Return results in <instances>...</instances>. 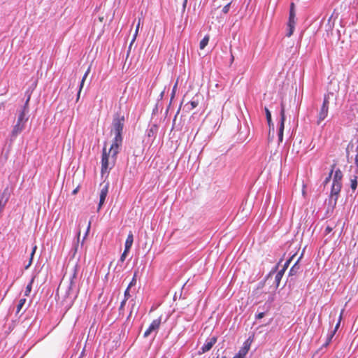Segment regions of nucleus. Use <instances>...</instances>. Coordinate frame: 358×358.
Here are the masks:
<instances>
[{
	"label": "nucleus",
	"mask_w": 358,
	"mask_h": 358,
	"mask_svg": "<svg viewBox=\"0 0 358 358\" xmlns=\"http://www.w3.org/2000/svg\"><path fill=\"white\" fill-rule=\"evenodd\" d=\"M125 121L124 115H121L120 112H116L113 115L110 133L114 134V136L123 137Z\"/></svg>",
	"instance_id": "obj_1"
},
{
	"label": "nucleus",
	"mask_w": 358,
	"mask_h": 358,
	"mask_svg": "<svg viewBox=\"0 0 358 358\" xmlns=\"http://www.w3.org/2000/svg\"><path fill=\"white\" fill-rule=\"evenodd\" d=\"M29 115L24 111L18 110L16 123L14 124L11 131V138H15L25 128L26 123Z\"/></svg>",
	"instance_id": "obj_2"
},
{
	"label": "nucleus",
	"mask_w": 358,
	"mask_h": 358,
	"mask_svg": "<svg viewBox=\"0 0 358 358\" xmlns=\"http://www.w3.org/2000/svg\"><path fill=\"white\" fill-rule=\"evenodd\" d=\"M110 154L107 152L106 147L103 148L102 150V157H101V174L103 177L105 174L108 175L110 171L114 166L116 159L114 158H111L109 159Z\"/></svg>",
	"instance_id": "obj_3"
},
{
	"label": "nucleus",
	"mask_w": 358,
	"mask_h": 358,
	"mask_svg": "<svg viewBox=\"0 0 358 358\" xmlns=\"http://www.w3.org/2000/svg\"><path fill=\"white\" fill-rule=\"evenodd\" d=\"M78 272V264H76L73 266L72 269V274L70 277V282L69 285L68 286V288L66 292L65 297L66 298H71L72 301H73L76 297L78 294V292H74V288L76 287V280L77 279Z\"/></svg>",
	"instance_id": "obj_4"
},
{
	"label": "nucleus",
	"mask_w": 358,
	"mask_h": 358,
	"mask_svg": "<svg viewBox=\"0 0 358 358\" xmlns=\"http://www.w3.org/2000/svg\"><path fill=\"white\" fill-rule=\"evenodd\" d=\"M341 188L342 184L332 183L331 185V192L328 199V206L331 208V210H333L336 206Z\"/></svg>",
	"instance_id": "obj_5"
},
{
	"label": "nucleus",
	"mask_w": 358,
	"mask_h": 358,
	"mask_svg": "<svg viewBox=\"0 0 358 358\" xmlns=\"http://www.w3.org/2000/svg\"><path fill=\"white\" fill-rule=\"evenodd\" d=\"M329 107V98L324 96L323 103L319 110L317 117V124L320 125L321 122L327 117Z\"/></svg>",
	"instance_id": "obj_6"
},
{
	"label": "nucleus",
	"mask_w": 358,
	"mask_h": 358,
	"mask_svg": "<svg viewBox=\"0 0 358 358\" xmlns=\"http://www.w3.org/2000/svg\"><path fill=\"white\" fill-rule=\"evenodd\" d=\"M123 143V137L114 136L112 144L108 153L111 155V158L117 159Z\"/></svg>",
	"instance_id": "obj_7"
},
{
	"label": "nucleus",
	"mask_w": 358,
	"mask_h": 358,
	"mask_svg": "<svg viewBox=\"0 0 358 358\" xmlns=\"http://www.w3.org/2000/svg\"><path fill=\"white\" fill-rule=\"evenodd\" d=\"M281 108L280 111V120L278 125V141L280 143L283 141V131L285 129V108L283 102L280 104Z\"/></svg>",
	"instance_id": "obj_8"
},
{
	"label": "nucleus",
	"mask_w": 358,
	"mask_h": 358,
	"mask_svg": "<svg viewBox=\"0 0 358 358\" xmlns=\"http://www.w3.org/2000/svg\"><path fill=\"white\" fill-rule=\"evenodd\" d=\"M162 317H159L157 319L154 320L150 324L149 327L144 332L143 337H148L152 332H155L157 334L158 329H159Z\"/></svg>",
	"instance_id": "obj_9"
},
{
	"label": "nucleus",
	"mask_w": 358,
	"mask_h": 358,
	"mask_svg": "<svg viewBox=\"0 0 358 358\" xmlns=\"http://www.w3.org/2000/svg\"><path fill=\"white\" fill-rule=\"evenodd\" d=\"M217 341V338L216 336H213L211 338H208L206 341L205 343L199 349L198 352L199 355L203 354L210 350L213 346L216 343Z\"/></svg>",
	"instance_id": "obj_10"
},
{
	"label": "nucleus",
	"mask_w": 358,
	"mask_h": 358,
	"mask_svg": "<svg viewBox=\"0 0 358 358\" xmlns=\"http://www.w3.org/2000/svg\"><path fill=\"white\" fill-rule=\"evenodd\" d=\"M278 268V265L277 264L271 269L268 275V277H270L271 275L275 273L274 283L276 287H278L280 285V282L285 273V268H282L277 272Z\"/></svg>",
	"instance_id": "obj_11"
},
{
	"label": "nucleus",
	"mask_w": 358,
	"mask_h": 358,
	"mask_svg": "<svg viewBox=\"0 0 358 358\" xmlns=\"http://www.w3.org/2000/svg\"><path fill=\"white\" fill-rule=\"evenodd\" d=\"M159 127L156 124H153L149 125L148 128L146 130V135L148 138L151 139V142L152 143L156 138L157 134L158 132Z\"/></svg>",
	"instance_id": "obj_12"
},
{
	"label": "nucleus",
	"mask_w": 358,
	"mask_h": 358,
	"mask_svg": "<svg viewBox=\"0 0 358 358\" xmlns=\"http://www.w3.org/2000/svg\"><path fill=\"white\" fill-rule=\"evenodd\" d=\"M108 185H106L101 189V192H100V195H99V207H98V210L101 208V206H103V204L105 202V200H106V198L107 196V194H108Z\"/></svg>",
	"instance_id": "obj_13"
},
{
	"label": "nucleus",
	"mask_w": 358,
	"mask_h": 358,
	"mask_svg": "<svg viewBox=\"0 0 358 358\" xmlns=\"http://www.w3.org/2000/svg\"><path fill=\"white\" fill-rule=\"evenodd\" d=\"M343 173L338 169L334 171L332 183L334 184H342Z\"/></svg>",
	"instance_id": "obj_14"
},
{
	"label": "nucleus",
	"mask_w": 358,
	"mask_h": 358,
	"mask_svg": "<svg viewBox=\"0 0 358 358\" xmlns=\"http://www.w3.org/2000/svg\"><path fill=\"white\" fill-rule=\"evenodd\" d=\"M296 13L294 10V3H291L289 8V20L287 23H296Z\"/></svg>",
	"instance_id": "obj_15"
},
{
	"label": "nucleus",
	"mask_w": 358,
	"mask_h": 358,
	"mask_svg": "<svg viewBox=\"0 0 358 358\" xmlns=\"http://www.w3.org/2000/svg\"><path fill=\"white\" fill-rule=\"evenodd\" d=\"M89 73H90V68L85 72V73L83 76L82 80L80 81V85H79V90H78V94H77L76 101H78L79 100V99H80L81 90H82L85 81V80H86Z\"/></svg>",
	"instance_id": "obj_16"
},
{
	"label": "nucleus",
	"mask_w": 358,
	"mask_h": 358,
	"mask_svg": "<svg viewBox=\"0 0 358 358\" xmlns=\"http://www.w3.org/2000/svg\"><path fill=\"white\" fill-rule=\"evenodd\" d=\"M89 73H90V68L85 72V73L83 76L82 80L80 81V85H79V90H78V94H77L76 101H78L79 100V99H80L81 90H82L85 81V80H86Z\"/></svg>",
	"instance_id": "obj_17"
},
{
	"label": "nucleus",
	"mask_w": 358,
	"mask_h": 358,
	"mask_svg": "<svg viewBox=\"0 0 358 358\" xmlns=\"http://www.w3.org/2000/svg\"><path fill=\"white\" fill-rule=\"evenodd\" d=\"M133 242H134V236H133L132 233L130 231L129 234H128L127 238L125 241L124 249H126V250H130V249L132 246Z\"/></svg>",
	"instance_id": "obj_18"
},
{
	"label": "nucleus",
	"mask_w": 358,
	"mask_h": 358,
	"mask_svg": "<svg viewBox=\"0 0 358 358\" xmlns=\"http://www.w3.org/2000/svg\"><path fill=\"white\" fill-rule=\"evenodd\" d=\"M301 257H302V255H301V257L298 259V260L295 262V264L290 268L289 272V274L290 275H295L298 273V271L300 268V266L299 265V262L301 259Z\"/></svg>",
	"instance_id": "obj_19"
},
{
	"label": "nucleus",
	"mask_w": 358,
	"mask_h": 358,
	"mask_svg": "<svg viewBox=\"0 0 358 358\" xmlns=\"http://www.w3.org/2000/svg\"><path fill=\"white\" fill-rule=\"evenodd\" d=\"M198 104H199L198 101L193 99L185 104V108H186L187 111L189 112V111L193 110L194 108H195L198 106Z\"/></svg>",
	"instance_id": "obj_20"
},
{
	"label": "nucleus",
	"mask_w": 358,
	"mask_h": 358,
	"mask_svg": "<svg viewBox=\"0 0 358 358\" xmlns=\"http://www.w3.org/2000/svg\"><path fill=\"white\" fill-rule=\"evenodd\" d=\"M350 187L355 192L357 187V176H352L350 177Z\"/></svg>",
	"instance_id": "obj_21"
},
{
	"label": "nucleus",
	"mask_w": 358,
	"mask_h": 358,
	"mask_svg": "<svg viewBox=\"0 0 358 358\" xmlns=\"http://www.w3.org/2000/svg\"><path fill=\"white\" fill-rule=\"evenodd\" d=\"M295 24L296 23H287L288 31L286 34V36L287 37H290L293 34L295 28Z\"/></svg>",
	"instance_id": "obj_22"
},
{
	"label": "nucleus",
	"mask_w": 358,
	"mask_h": 358,
	"mask_svg": "<svg viewBox=\"0 0 358 358\" xmlns=\"http://www.w3.org/2000/svg\"><path fill=\"white\" fill-rule=\"evenodd\" d=\"M30 100V96H28L24 104L21 107V108L19 110L20 111H24V113H29V102Z\"/></svg>",
	"instance_id": "obj_23"
},
{
	"label": "nucleus",
	"mask_w": 358,
	"mask_h": 358,
	"mask_svg": "<svg viewBox=\"0 0 358 358\" xmlns=\"http://www.w3.org/2000/svg\"><path fill=\"white\" fill-rule=\"evenodd\" d=\"M209 41V37L208 36H206L203 37V38L200 41L199 43V48L200 49L203 50L206 48V46L208 45Z\"/></svg>",
	"instance_id": "obj_24"
},
{
	"label": "nucleus",
	"mask_w": 358,
	"mask_h": 358,
	"mask_svg": "<svg viewBox=\"0 0 358 358\" xmlns=\"http://www.w3.org/2000/svg\"><path fill=\"white\" fill-rule=\"evenodd\" d=\"M138 33V29H136V30H135V33H134V36H133V38H132V40H131V43H130L129 45V50H128V51H127V57H129V52H130V50H131V46H132L133 43H134V41H135V40H136V37H137Z\"/></svg>",
	"instance_id": "obj_25"
},
{
	"label": "nucleus",
	"mask_w": 358,
	"mask_h": 358,
	"mask_svg": "<svg viewBox=\"0 0 358 358\" xmlns=\"http://www.w3.org/2000/svg\"><path fill=\"white\" fill-rule=\"evenodd\" d=\"M138 33V29H136V30H135V33H134V36H133V38H132V40H131V43H130L129 45V50H128V51H127V57H129V52H130V50H131V46H132L133 43H134V41H135V40H136V37H137Z\"/></svg>",
	"instance_id": "obj_26"
},
{
	"label": "nucleus",
	"mask_w": 358,
	"mask_h": 358,
	"mask_svg": "<svg viewBox=\"0 0 358 358\" xmlns=\"http://www.w3.org/2000/svg\"><path fill=\"white\" fill-rule=\"evenodd\" d=\"M138 33V29H136V30H135V33H134V36H133V38H132V40H131V43H130L129 45V50H128V51H127V57H129V52H130V50H131V46H132L133 43H134V41H135V40H136V37H137Z\"/></svg>",
	"instance_id": "obj_27"
},
{
	"label": "nucleus",
	"mask_w": 358,
	"mask_h": 358,
	"mask_svg": "<svg viewBox=\"0 0 358 358\" xmlns=\"http://www.w3.org/2000/svg\"><path fill=\"white\" fill-rule=\"evenodd\" d=\"M138 33V29H136V30H135V33H134V36H133V38H132V40H131V43H130L129 45V50H128V51H127V57H129V52H130V50H131V46H132L133 43H134V41H135V40H136V37H137Z\"/></svg>",
	"instance_id": "obj_28"
},
{
	"label": "nucleus",
	"mask_w": 358,
	"mask_h": 358,
	"mask_svg": "<svg viewBox=\"0 0 358 358\" xmlns=\"http://www.w3.org/2000/svg\"><path fill=\"white\" fill-rule=\"evenodd\" d=\"M334 336V332H331L328 334L326 342L323 344L322 347L327 348L329 343L331 342V340Z\"/></svg>",
	"instance_id": "obj_29"
},
{
	"label": "nucleus",
	"mask_w": 358,
	"mask_h": 358,
	"mask_svg": "<svg viewBox=\"0 0 358 358\" xmlns=\"http://www.w3.org/2000/svg\"><path fill=\"white\" fill-rule=\"evenodd\" d=\"M34 282V278H32L30 281V282L27 285L25 291H24V296H28L31 291L32 288V283Z\"/></svg>",
	"instance_id": "obj_30"
},
{
	"label": "nucleus",
	"mask_w": 358,
	"mask_h": 358,
	"mask_svg": "<svg viewBox=\"0 0 358 358\" xmlns=\"http://www.w3.org/2000/svg\"><path fill=\"white\" fill-rule=\"evenodd\" d=\"M25 302H26V299L24 298V299H20V301L18 302V304L17 306V310H16V313H20V311L21 310V309L24 306Z\"/></svg>",
	"instance_id": "obj_31"
},
{
	"label": "nucleus",
	"mask_w": 358,
	"mask_h": 358,
	"mask_svg": "<svg viewBox=\"0 0 358 358\" xmlns=\"http://www.w3.org/2000/svg\"><path fill=\"white\" fill-rule=\"evenodd\" d=\"M36 248H37V247L36 245L33 248L31 253L30 255V259L29 260V264L25 266L26 269L28 268L31 265L33 257L36 252Z\"/></svg>",
	"instance_id": "obj_32"
},
{
	"label": "nucleus",
	"mask_w": 358,
	"mask_h": 358,
	"mask_svg": "<svg viewBox=\"0 0 358 358\" xmlns=\"http://www.w3.org/2000/svg\"><path fill=\"white\" fill-rule=\"evenodd\" d=\"M36 248H37V247L36 245L33 248L31 253L30 255V259L29 260V264L25 266L26 269L28 268L31 265L33 257L36 252Z\"/></svg>",
	"instance_id": "obj_33"
},
{
	"label": "nucleus",
	"mask_w": 358,
	"mask_h": 358,
	"mask_svg": "<svg viewBox=\"0 0 358 358\" xmlns=\"http://www.w3.org/2000/svg\"><path fill=\"white\" fill-rule=\"evenodd\" d=\"M264 110H265V113H266V120L268 122V124L269 127H271V122H272L271 113L270 110L267 108H265Z\"/></svg>",
	"instance_id": "obj_34"
},
{
	"label": "nucleus",
	"mask_w": 358,
	"mask_h": 358,
	"mask_svg": "<svg viewBox=\"0 0 358 358\" xmlns=\"http://www.w3.org/2000/svg\"><path fill=\"white\" fill-rule=\"evenodd\" d=\"M336 165L334 164L332 165V169H331L329 173V176L325 178L324 181V185H326L331 180V176L334 173V169L335 168Z\"/></svg>",
	"instance_id": "obj_35"
},
{
	"label": "nucleus",
	"mask_w": 358,
	"mask_h": 358,
	"mask_svg": "<svg viewBox=\"0 0 358 358\" xmlns=\"http://www.w3.org/2000/svg\"><path fill=\"white\" fill-rule=\"evenodd\" d=\"M80 235V231H78V234H77V236H78L77 242L75 243V245H74V246H73V248L72 249V250H73V255H75V253L78 250Z\"/></svg>",
	"instance_id": "obj_36"
},
{
	"label": "nucleus",
	"mask_w": 358,
	"mask_h": 358,
	"mask_svg": "<svg viewBox=\"0 0 358 358\" xmlns=\"http://www.w3.org/2000/svg\"><path fill=\"white\" fill-rule=\"evenodd\" d=\"M129 252V250H126V249H124L123 253L120 256V258L119 259V262H124L125 259H126V257L127 255V253Z\"/></svg>",
	"instance_id": "obj_37"
},
{
	"label": "nucleus",
	"mask_w": 358,
	"mask_h": 358,
	"mask_svg": "<svg viewBox=\"0 0 358 358\" xmlns=\"http://www.w3.org/2000/svg\"><path fill=\"white\" fill-rule=\"evenodd\" d=\"M231 2L227 3V5H225L223 8H222V12L224 13V14H227L229 13V9H230V6H231Z\"/></svg>",
	"instance_id": "obj_38"
},
{
	"label": "nucleus",
	"mask_w": 358,
	"mask_h": 358,
	"mask_svg": "<svg viewBox=\"0 0 358 358\" xmlns=\"http://www.w3.org/2000/svg\"><path fill=\"white\" fill-rule=\"evenodd\" d=\"M129 287H127L126 290L124 291V300H126L127 301L129 297H130V294H129Z\"/></svg>",
	"instance_id": "obj_39"
},
{
	"label": "nucleus",
	"mask_w": 358,
	"mask_h": 358,
	"mask_svg": "<svg viewBox=\"0 0 358 358\" xmlns=\"http://www.w3.org/2000/svg\"><path fill=\"white\" fill-rule=\"evenodd\" d=\"M357 145L355 149L357 155L355 158V164L356 166L358 168V140L357 141Z\"/></svg>",
	"instance_id": "obj_40"
},
{
	"label": "nucleus",
	"mask_w": 358,
	"mask_h": 358,
	"mask_svg": "<svg viewBox=\"0 0 358 358\" xmlns=\"http://www.w3.org/2000/svg\"><path fill=\"white\" fill-rule=\"evenodd\" d=\"M136 283V273L134 274V276L133 277L132 280H131L130 283L128 285V287L131 288L132 286H134Z\"/></svg>",
	"instance_id": "obj_41"
},
{
	"label": "nucleus",
	"mask_w": 358,
	"mask_h": 358,
	"mask_svg": "<svg viewBox=\"0 0 358 358\" xmlns=\"http://www.w3.org/2000/svg\"><path fill=\"white\" fill-rule=\"evenodd\" d=\"M247 354V350L243 352V355H241V352H238V354H236L233 358H243L244 356Z\"/></svg>",
	"instance_id": "obj_42"
},
{
	"label": "nucleus",
	"mask_w": 358,
	"mask_h": 358,
	"mask_svg": "<svg viewBox=\"0 0 358 358\" xmlns=\"http://www.w3.org/2000/svg\"><path fill=\"white\" fill-rule=\"evenodd\" d=\"M341 317H342V316H341V315H340V317H339L338 322H337V324H336V327H335V328H334V331H331V332H334V334H336V332L337 329H338V327H339V326H340V322H341Z\"/></svg>",
	"instance_id": "obj_43"
},
{
	"label": "nucleus",
	"mask_w": 358,
	"mask_h": 358,
	"mask_svg": "<svg viewBox=\"0 0 358 358\" xmlns=\"http://www.w3.org/2000/svg\"><path fill=\"white\" fill-rule=\"evenodd\" d=\"M265 315V313L264 312H261V313H259L258 314L256 315L255 316V318L257 320H259V319H262L264 317Z\"/></svg>",
	"instance_id": "obj_44"
},
{
	"label": "nucleus",
	"mask_w": 358,
	"mask_h": 358,
	"mask_svg": "<svg viewBox=\"0 0 358 358\" xmlns=\"http://www.w3.org/2000/svg\"><path fill=\"white\" fill-rule=\"evenodd\" d=\"M176 87H177V83H176V84H175V85H174V86H173V87L172 93H171V101H172V99L174 98Z\"/></svg>",
	"instance_id": "obj_45"
},
{
	"label": "nucleus",
	"mask_w": 358,
	"mask_h": 358,
	"mask_svg": "<svg viewBox=\"0 0 358 358\" xmlns=\"http://www.w3.org/2000/svg\"><path fill=\"white\" fill-rule=\"evenodd\" d=\"M292 257L289 258L288 260L286 261V262L284 264V266L282 268H285V271H286L287 268L289 266L290 262L292 261Z\"/></svg>",
	"instance_id": "obj_46"
},
{
	"label": "nucleus",
	"mask_w": 358,
	"mask_h": 358,
	"mask_svg": "<svg viewBox=\"0 0 358 358\" xmlns=\"http://www.w3.org/2000/svg\"><path fill=\"white\" fill-rule=\"evenodd\" d=\"M126 302L127 301L126 300H122L121 303H120V308H119V310L120 311H122V310H124V308L125 306V304H126Z\"/></svg>",
	"instance_id": "obj_47"
},
{
	"label": "nucleus",
	"mask_w": 358,
	"mask_h": 358,
	"mask_svg": "<svg viewBox=\"0 0 358 358\" xmlns=\"http://www.w3.org/2000/svg\"><path fill=\"white\" fill-rule=\"evenodd\" d=\"M249 348H250V346H246L245 345L244 348H243L239 352H241V355L243 354L244 352H245L247 350V352H248L249 350Z\"/></svg>",
	"instance_id": "obj_48"
},
{
	"label": "nucleus",
	"mask_w": 358,
	"mask_h": 358,
	"mask_svg": "<svg viewBox=\"0 0 358 358\" xmlns=\"http://www.w3.org/2000/svg\"><path fill=\"white\" fill-rule=\"evenodd\" d=\"M333 230V228L331 227L330 226H327L325 229V233L326 234H329L330 232H331V231Z\"/></svg>",
	"instance_id": "obj_49"
},
{
	"label": "nucleus",
	"mask_w": 358,
	"mask_h": 358,
	"mask_svg": "<svg viewBox=\"0 0 358 358\" xmlns=\"http://www.w3.org/2000/svg\"><path fill=\"white\" fill-rule=\"evenodd\" d=\"M90 225H91V222H89L88 226H87V231H86V233H85V236H84L83 240L85 239V236L87 235V234H88V232L90 231Z\"/></svg>",
	"instance_id": "obj_50"
},
{
	"label": "nucleus",
	"mask_w": 358,
	"mask_h": 358,
	"mask_svg": "<svg viewBox=\"0 0 358 358\" xmlns=\"http://www.w3.org/2000/svg\"><path fill=\"white\" fill-rule=\"evenodd\" d=\"M164 94H165V90H164L160 93V94H159V100L163 99L164 96Z\"/></svg>",
	"instance_id": "obj_51"
},
{
	"label": "nucleus",
	"mask_w": 358,
	"mask_h": 358,
	"mask_svg": "<svg viewBox=\"0 0 358 358\" xmlns=\"http://www.w3.org/2000/svg\"><path fill=\"white\" fill-rule=\"evenodd\" d=\"M78 189H79V187H77L75 189L73 190L72 194H77Z\"/></svg>",
	"instance_id": "obj_52"
},
{
	"label": "nucleus",
	"mask_w": 358,
	"mask_h": 358,
	"mask_svg": "<svg viewBox=\"0 0 358 358\" xmlns=\"http://www.w3.org/2000/svg\"><path fill=\"white\" fill-rule=\"evenodd\" d=\"M187 1L188 0H184V1H183L182 6H183L184 8H185V7L187 6Z\"/></svg>",
	"instance_id": "obj_53"
},
{
	"label": "nucleus",
	"mask_w": 358,
	"mask_h": 358,
	"mask_svg": "<svg viewBox=\"0 0 358 358\" xmlns=\"http://www.w3.org/2000/svg\"><path fill=\"white\" fill-rule=\"evenodd\" d=\"M230 52H231V62L232 63L234 62V55L232 54L231 50Z\"/></svg>",
	"instance_id": "obj_54"
},
{
	"label": "nucleus",
	"mask_w": 358,
	"mask_h": 358,
	"mask_svg": "<svg viewBox=\"0 0 358 358\" xmlns=\"http://www.w3.org/2000/svg\"><path fill=\"white\" fill-rule=\"evenodd\" d=\"M140 24H141V19H139L138 22L136 25V29H139Z\"/></svg>",
	"instance_id": "obj_55"
},
{
	"label": "nucleus",
	"mask_w": 358,
	"mask_h": 358,
	"mask_svg": "<svg viewBox=\"0 0 358 358\" xmlns=\"http://www.w3.org/2000/svg\"><path fill=\"white\" fill-rule=\"evenodd\" d=\"M135 303L132 304V307H131V310L130 311V314H129V316L131 315V314L132 313V308H134Z\"/></svg>",
	"instance_id": "obj_56"
},
{
	"label": "nucleus",
	"mask_w": 358,
	"mask_h": 358,
	"mask_svg": "<svg viewBox=\"0 0 358 358\" xmlns=\"http://www.w3.org/2000/svg\"><path fill=\"white\" fill-rule=\"evenodd\" d=\"M161 358H166V357L164 355Z\"/></svg>",
	"instance_id": "obj_57"
},
{
	"label": "nucleus",
	"mask_w": 358,
	"mask_h": 358,
	"mask_svg": "<svg viewBox=\"0 0 358 358\" xmlns=\"http://www.w3.org/2000/svg\"><path fill=\"white\" fill-rule=\"evenodd\" d=\"M220 358H226V356H222V357H220Z\"/></svg>",
	"instance_id": "obj_58"
},
{
	"label": "nucleus",
	"mask_w": 358,
	"mask_h": 358,
	"mask_svg": "<svg viewBox=\"0 0 358 358\" xmlns=\"http://www.w3.org/2000/svg\"><path fill=\"white\" fill-rule=\"evenodd\" d=\"M214 358H219V356L217 355L216 357H214Z\"/></svg>",
	"instance_id": "obj_59"
},
{
	"label": "nucleus",
	"mask_w": 358,
	"mask_h": 358,
	"mask_svg": "<svg viewBox=\"0 0 358 358\" xmlns=\"http://www.w3.org/2000/svg\"><path fill=\"white\" fill-rule=\"evenodd\" d=\"M79 358H80V357H79Z\"/></svg>",
	"instance_id": "obj_60"
}]
</instances>
